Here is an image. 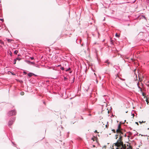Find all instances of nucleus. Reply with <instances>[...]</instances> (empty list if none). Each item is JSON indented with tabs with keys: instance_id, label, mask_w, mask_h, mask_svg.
Here are the masks:
<instances>
[{
	"instance_id": "nucleus-1",
	"label": "nucleus",
	"mask_w": 149,
	"mask_h": 149,
	"mask_svg": "<svg viewBox=\"0 0 149 149\" xmlns=\"http://www.w3.org/2000/svg\"><path fill=\"white\" fill-rule=\"evenodd\" d=\"M121 133L118 134L119 135L120 137L118 140L117 142L113 144V147L115 146L116 149H126V147L125 145L123 144L122 141L123 136L121 135Z\"/></svg>"
},
{
	"instance_id": "nucleus-2",
	"label": "nucleus",
	"mask_w": 149,
	"mask_h": 149,
	"mask_svg": "<svg viewBox=\"0 0 149 149\" xmlns=\"http://www.w3.org/2000/svg\"><path fill=\"white\" fill-rule=\"evenodd\" d=\"M112 131L114 133L116 132L118 134L121 133L122 134H123V130L121 128V125L120 124H119L118 125L117 129L116 131L114 129L112 130Z\"/></svg>"
},
{
	"instance_id": "nucleus-3",
	"label": "nucleus",
	"mask_w": 149,
	"mask_h": 149,
	"mask_svg": "<svg viewBox=\"0 0 149 149\" xmlns=\"http://www.w3.org/2000/svg\"><path fill=\"white\" fill-rule=\"evenodd\" d=\"M16 111L15 110H12L9 112L8 113V116H11L13 115H15L16 114Z\"/></svg>"
},
{
	"instance_id": "nucleus-4",
	"label": "nucleus",
	"mask_w": 149,
	"mask_h": 149,
	"mask_svg": "<svg viewBox=\"0 0 149 149\" xmlns=\"http://www.w3.org/2000/svg\"><path fill=\"white\" fill-rule=\"evenodd\" d=\"M60 69L62 70H65L66 71H68L70 70V68H68V69L64 68L63 67H61Z\"/></svg>"
},
{
	"instance_id": "nucleus-5",
	"label": "nucleus",
	"mask_w": 149,
	"mask_h": 149,
	"mask_svg": "<svg viewBox=\"0 0 149 149\" xmlns=\"http://www.w3.org/2000/svg\"><path fill=\"white\" fill-rule=\"evenodd\" d=\"M15 120V118H13V120H10L9 121V122H8V125L9 126H11V125H12V124H13V123L14 121V120Z\"/></svg>"
},
{
	"instance_id": "nucleus-6",
	"label": "nucleus",
	"mask_w": 149,
	"mask_h": 149,
	"mask_svg": "<svg viewBox=\"0 0 149 149\" xmlns=\"http://www.w3.org/2000/svg\"><path fill=\"white\" fill-rule=\"evenodd\" d=\"M33 75H34V74L32 73H28V76H29V77H31Z\"/></svg>"
},
{
	"instance_id": "nucleus-7",
	"label": "nucleus",
	"mask_w": 149,
	"mask_h": 149,
	"mask_svg": "<svg viewBox=\"0 0 149 149\" xmlns=\"http://www.w3.org/2000/svg\"><path fill=\"white\" fill-rule=\"evenodd\" d=\"M96 139H97V138L95 137H94V138H91V140H93V141H95Z\"/></svg>"
},
{
	"instance_id": "nucleus-8",
	"label": "nucleus",
	"mask_w": 149,
	"mask_h": 149,
	"mask_svg": "<svg viewBox=\"0 0 149 149\" xmlns=\"http://www.w3.org/2000/svg\"><path fill=\"white\" fill-rule=\"evenodd\" d=\"M127 149H132V147L131 146H129L128 147Z\"/></svg>"
},
{
	"instance_id": "nucleus-9",
	"label": "nucleus",
	"mask_w": 149,
	"mask_h": 149,
	"mask_svg": "<svg viewBox=\"0 0 149 149\" xmlns=\"http://www.w3.org/2000/svg\"><path fill=\"white\" fill-rule=\"evenodd\" d=\"M139 123H140V124H141L142 123H145L146 122V121H139Z\"/></svg>"
},
{
	"instance_id": "nucleus-10",
	"label": "nucleus",
	"mask_w": 149,
	"mask_h": 149,
	"mask_svg": "<svg viewBox=\"0 0 149 149\" xmlns=\"http://www.w3.org/2000/svg\"><path fill=\"white\" fill-rule=\"evenodd\" d=\"M20 94L21 95H24V93L23 92H22L20 93Z\"/></svg>"
},
{
	"instance_id": "nucleus-11",
	"label": "nucleus",
	"mask_w": 149,
	"mask_h": 149,
	"mask_svg": "<svg viewBox=\"0 0 149 149\" xmlns=\"http://www.w3.org/2000/svg\"><path fill=\"white\" fill-rule=\"evenodd\" d=\"M123 133V134H121V135H123V136H125V137H126V134H124Z\"/></svg>"
},
{
	"instance_id": "nucleus-12",
	"label": "nucleus",
	"mask_w": 149,
	"mask_h": 149,
	"mask_svg": "<svg viewBox=\"0 0 149 149\" xmlns=\"http://www.w3.org/2000/svg\"><path fill=\"white\" fill-rule=\"evenodd\" d=\"M7 41L8 42H10L11 41H12V40L8 39H7Z\"/></svg>"
},
{
	"instance_id": "nucleus-13",
	"label": "nucleus",
	"mask_w": 149,
	"mask_h": 149,
	"mask_svg": "<svg viewBox=\"0 0 149 149\" xmlns=\"http://www.w3.org/2000/svg\"><path fill=\"white\" fill-rule=\"evenodd\" d=\"M18 52V51L17 50H15L14 52V53L15 54H17V53Z\"/></svg>"
},
{
	"instance_id": "nucleus-14",
	"label": "nucleus",
	"mask_w": 149,
	"mask_h": 149,
	"mask_svg": "<svg viewBox=\"0 0 149 149\" xmlns=\"http://www.w3.org/2000/svg\"><path fill=\"white\" fill-rule=\"evenodd\" d=\"M16 59V61L17 60H18L19 61H20V60H21V58H17Z\"/></svg>"
},
{
	"instance_id": "nucleus-15",
	"label": "nucleus",
	"mask_w": 149,
	"mask_h": 149,
	"mask_svg": "<svg viewBox=\"0 0 149 149\" xmlns=\"http://www.w3.org/2000/svg\"><path fill=\"white\" fill-rule=\"evenodd\" d=\"M0 43L2 44H3V42L1 40H0Z\"/></svg>"
},
{
	"instance_id": "nucleus-16",
	"label": "nucleus",
	"mask_w": 149,
	"mask_h": 149,
	"mask_svg": "<svg viewBox=\"0 0 149 149\" xmlns=\"http://www.w3.org/2000/svg\"><path fill=\"white\" fill-rule=\"evenodd\" d=\"M116 37H119V35H118V34L116 33Z\"/></svg>"
},
{
	"instance_id": "nucleus-17",
	"label": "nucleus",
	"mask_w": 149,
	"mask_h": 149,
	"mask_svg": "<svg viewBox=\"0 0 149 149\" xmlns=\"http://www.w3.org/2000/svg\"><path fill=\"white\" fill-rule=\"evenodd\" d=\"M105 126L106 127V128H108V125H106Z\"/></svg>"
},
{
	"instance_id": "nucleus-18",
	"label": "nucleus",
	"mask_w": 149,
	"mask_h": 149,
	"mask_svg": "<svg viewBox=\"0 0 149 149\" xmlns=\"http://www.w3.org/2000/svg\"><path fill=\"white\" fill-rule=\"evenodd\" d=\"M14 61H15V62L14 63V64H16V59H15Z\"/></svg>"
},
{
	"instance_id": "nucleus-19",
	"label": "nucleus",
	"mask_w": 149,
	"mask_h": 149,
	"mask_svg": "<svg viewBox=\"0 0 149 149\" xmlns=\"http://www.w3.org/2000/svg\"><path fill=\"white\" fill-rule=\"evenodd\" d=\"M30 58L31 60H33L34 59V58H33V57H30Z\"/></svg>"
},
{
	"instance_id": "nucleus-20",
	"label": "nucleus",
	"mask_w": 149,
	"mask_h": 149,
	"mask_svg": "<svg viewBox=\"0 0 149 149\" xmlns=\"http://www.w3.org/2000/svg\"><path fill=\"white\" fill-rule=\"evenodd\" d=\"M138 87H139V88L140 89V91H142V89L141 88H140L139 86H138Z\"/></svg>"
},
{
	"instance_id": "nucleus-21",
	"label": "nucleus",
	"mask_w": 149,
	"mask_h": 149,
	"mask_svg": "<svg viewBox=\"0 0 149 149\" xmlns=\"http://www.w3.org/2000/svg\"><path fill=\"white\" fill-rule=\"evenodd\" d=\"M94 132H95V133H98V132H97V130H95V131H94Z\"/></svg>"
},
{
	"instance_id": "nucleus-22",
	"label": "nucleus",
	"mask_w": 149,
	"mask_h": 149,
	"mask_svg": "<svg viewBox=\"0 0 149 149\" xmlns=\"http://www.w3.org/2000/svg\"><path fill=\"white\" fill-rule=\"evenodd\" d=\"M23 73L25 74H26L27 73L26 72H25V71Z\"/></svg>"
},
{
	"instance_id": "nucleus-23",
	"label": "nucleus",
	"mask_w": 149,
	"mask_h": 149,
	"mask_svg": "<svg viewBox=\"0 0 149 149\" xmlns=\"http://www.w3.org/2000/svg\"><path fill=\"white\" fill-rule=\"evenodd\" d=\"M136 124H137V125H139V124H138V122H136L135 123Z\"/></svg>"
},
{
	"instance_id": "nucleus-24",
	"label": "nucleus",
	"mask_w": 149,
	"mask_h": 149,
	"mask_svg": "<svg viewBox=\"0 0 149 149\" xmlns=\"http://www.w3.org/2000/svg\"><path fill=\"white\" fill-rule=\"evenodd\" d=\"M93 147H94V148L95 147V145H93Z\"/></svg>"
},
{
	"instance_id": "nucleus-25",
	"label": "nucleus",
	"mask_w": 149,
	"mask_h": 149,
	"mask_svg": "<svg viewBox=\"0 0 149 149\" xmlns=\"http://www.w3.org/2000/svg\"><path fill=\"white\" fill-rule=\"evenodd\" d=\"M139 79L140 80V81H141L142 80V79H140V78H139Z\"/></svg>"
},
{
	"instance_id": "nucleus-26",
	"label": "nucleus",
	"mask_w": 149,
	"mask_h": 149,
	"mask_svg": "<svg viewBox=\"0 0 149 149\" xmlns=\"http://www.w3.org/2000/svg\"><path fill=\"white\" fill-rule=\"evenodd\" d=\"M147 1L148 2V3H149V0H147Z\"/></svg>"
},
{
	"instance_id": "nucleus-27",
	"label": "nucleus",
	"mask_w": 149,
	"mask_h": 149,
	"mask_svg": "<svg viewBox=\"0 0 149 149\" xmlns=\"http://www.w3.org/2000/svg\"><path fill=\"white\" fill-rule=\"evenodd\" d=\"M104 147L105 148H106V146H104Z\"/></svg>"
},
{
	"instance_id": "nucleus-28",
	"label": "nucleus",
	"mask_w": 149,
	"mask_h": 149,
	"mask_svg": "<svg viewBox=\"0 0 149 149\" xmlns=\"http://www.w3.org/2000/svg\"><path fill=\"white\" fill-rule=\"evenodd\" d=\"M146 101L147 102H148V100H146Z\"/></svg>"
},
{
	"instance_id": "nucleus-29",
	"label": "nucleus",
	"mask_w": 149,
	"mask_h": 149,
	"mask_svg": "<svg viewBox=\"0 0 149 149\" xmlns=\"http://www.w3.org/2000/svg\"><path fill=\"white\" fill-rule=\"evenodd\" d=\"M144 94L143 93V96H144Z\"/></svg>"
},
{
	"instance_id": "nucleus-30",
	"label": "nucleus",
	"mask_w": 149,
	"mask_h": 149,
	"mask_svg": "<svg viewBox=\"0 0 149 149\" xmlns=\"http://www.w3.org/2000/svg\"><path fill=\"white\" fill-rule=\"evenodd\" d=\"M1 20L2 21H3V19H1Z\"/></svg>"
},
{
	"instance_id": "nucleus-31",
	"label": "nucleus",
	"mask_w": 149,
	"mask_h": 149,
	"mask_svg": "<svg viewBox=\"0 0 149 149\" xmlns=\"http://www.w3.org/2000/svg\"><path fill=\"white\" fill-rule=\"evenodd\" d=\"M71 72H72V71H70V73H71Z\"/></svg>"
},
{
	"instance_id": "nucleus-32",
	"label": "nucleus",
	"mask_w": 149,
	"mask_h": 149,
	"mask_svg": "<svg viewBox=\"0 0 149 149\" xmlns=\"http://www.w3.org/2000/svg\"><path fill=\"white\" fill-rule=\"evenodd\" d=\"M117 138H118V137H116V139H117Z\"/></svg>"
},
{
	"instance_id": "nucleus-33",
	"label": "nucleus",
	"mask_w": 149,
	"mask_h": 149,
	"mask_svg": "<svg viewBox=\"0 0 149 149\" xmlns=\"http://www.w3.org/2000/svg\"><path fill=\"white\" fill-rule=\"evenodd\" d=\"M94 74H95L96 75V74H95V73H94Z\"/></svg>"
},
{
	"instance_id": "nucleus-34",
	"label": "nucleus",
	"mask_w": 149,
	"mask_h": 149,
	"mask_svg": "<svg viewBox=\"0 0 149 149\" xmlns=\"http://www.w3.org/2000/svg\"><path fill=\"white\" fill-rule=\"evenodd\" d=\"M13 74V75H14V74Z\"/></svg>"
},
{
	"instance_id": "nucleus-35",
	"label": "nucleus",
	"mask_w": 149,
	"mask_h": 149,
	"mask_svg": "<svg viewBox=\"0 0 149 149\" xmlns=\"http://www.w3.org/2000/svg\"><path fill=\"white\" fill-rule=\"evenodd\" d=\"M13 74V75H14V74Z\"/></svg>"
}]
</instances>
